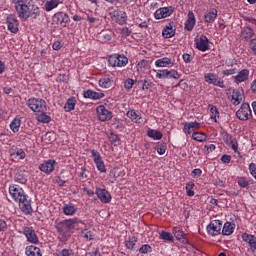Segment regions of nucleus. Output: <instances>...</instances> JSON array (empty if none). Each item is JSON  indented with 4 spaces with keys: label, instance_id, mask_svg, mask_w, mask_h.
<instances>
[{
    "label": "nucleus",
    "instance_id": "f257e3e1",
    "mask_svg": "<svg viewBox=\"0 0 256 256\" xmlns=\"http://www.w3.org/2000/svg\"><path fill=\"white\" fill-rule=\"evenodd\" d=\"M18 17L27 21L29 17L31 19H37L41 16V9L37 5H27V0H12Z\"/></svg>",
    "mask_w": 256,
    "mask_h": 256
},
{
    "label": "nucleus",
    "instance_id": "f03ea898",
    "mask_svg": "<svg viewBox=\"0 0 256 256\" xmlns=\"http://www.w3.org/2000/svg\"><path fill=\"white\" fill-rule=\"evenodd\" d=\"M79 223H83L81 220H79V218H70L57 222L55 224V229L58 233V241L65 245V243L69 241V237H71V234H69V232L73 231V229H75V226L79 225Z\"/></svg>",
    "mask_w": 256,
    "mask_h": 256
},
{
    "label": "nucleus",
    "instance_id": "7ed1b4c3",
    "mask_svg": "<svg viewBox=\"0 0 256 256\" xmlns=\"http://www.w3.org/2000/svg\"><path fill=\"white\" fill-rule=\"evenodd\" d=\"M26 105L33 113L47 112V102L42 98H30L27 100Z\"/></svg>",
    "mask_w": 256,
    "mask_h": 256
},
{
    "label": "nucleus",
    "instance_id": "20e7f679",
    "mask_svg": "<svg viewBox=\"0 0 256 256\" xmlns=\"http://www.w3.org/2000/svg\"><path fill=\"white\" fill-rule=\"evenodd\" d=\"M129 58L123 54H113L108 57L109 67H127Z\"/></svg>",
    "mask_w": 256,
    "mask_h": 256
},
{
    "label": "nucleus",
    "instance_id": "39448f33",
    "mask_svg": "<svg viewBox=\"0 0 256 256\" xmlns=\"http://www.w3.org/2000/svg\"><path fill=\"white\" fill-rule=\"evenodd\" d=\"M223 229V221L221 220H212L206 227L207 235L210 237H218L221 235Z\"/></svg>",
    "mask_w": 256,
    "mask_h": 256
},
{
    "label": "nucleus",
    "instance_id": "423d86ee",
    "mask_svg": "<svg viewBox=\"0 0 256 256\" xmlns=\"http://www.w3.org/2000/svg\"><path fill=\"white\" fill-rule=\"evenodd\" d=\"M236 117L239 121H249L253 117V112L251 111V106L249 103H243L240 108L236 111Z\"/></svg>",
    "mask_w": 256,
    "mask_h": 256
},
{
    "label": "nucleus",
    "instance_id": "0eeeda50",
    "mask_svg": "<svg viewBox=\"0 0 256 256\" xmlns=\"http://www.w3.org/2000/svg\"><path fill=\"white\" fill-rule=\"evenodd\" d=\"M16 203H18L19 208L25 215L33 214V206H31V197H29V195L24 194Z\"/></svg>",
    "mask_w": 256,
    "mask_h": 256
},
{
    "label": "nucleus",
    "instance_id": "6e6552de",
    "mask_svg": "<svg viewBox=\"0 0 256 256\" xmlns=\"http://www.w3.org/2000/svg\"><path fill=\"white\" fill-rule=\"evenodd\" d=\"M8 191H9L10 197L13 199V201H15V203H17V201L22 199L24 195H27L25 190H23V188L17 184H11L9 186Z\"/></svg>",
    "mask_w": 256,
    "mask_h": 256
},
{
    "label": "nucleus",
    "instance_id": "1a4fd4ad",
    "mask_svg": "<svg viewBox=\"0 0 256 256\" xmlns=\"http://www.w3.org/2000/svg\"><path fill=\"white\" fill-rule=\"evenodd\" d=\"M93 161L96 165L97 170L100 173H107V167L105 166V162L103 161V157L101 156V153L99 151L93 149L90 151Z\"/></svg>",
    "mask_w": 256,
    "mask_h": 256
},
{
    "label": "nucleus",
    "instance_id": "9d476101",
    "mask_svg": "<svg viewBox=\"0 0 256 256\" xmlns=\"http://www.w3.org/2000/svg\"><path fill=\"white\" fill-rule=\"evenodd\" d=\"M204 81L209 83V85H215V87L225 89V81L219 79V76L215 73L209 72L204 74Z\"/></svg>",
    "mask_w": 256,
    "mask_h": 256
},
{
    "label": "nucleus",
    "instance_id": "9b49d317",
    "mask_svg": "<svg viewBox=\"0 0 256 256\" xmlns=\"http://www.w3.org/2000/svg\"><path fill=\"white\" fill-rule=\"evenodd\" d=\"M97 118L99 121H111L113 119V112L108 110L105 106L99 105L96 108Z\"/></svg>",
    "mask_w": 256,
    "mask_h": 256
},
{
    "label": "nucleus",
    "instance_id": "f8f14e48",
    "mask_svg": "<svg viewBox=\"0 0 256 256\" xmlns=\"http://www.w3.org/2000/svg\"><path fill=\"white\" fill-rule=\"evenodd\" d=\"M22 233L26 237L28 243H31L32 245L39 244V237L37 236V233L35 232V229H33V227H24Z\"/></svg>",
    "mask_w": 256,
    "mask_h": 256
},
{
    "label": "nucleus",
    "instance_id": "ddd939ff",
    "mask_svg": "<svg viewBox=\"0 0 256 256\" xmlns=\"http://www.w3.org/2000/svg\"><path fill=\"white\" fill-rule=\"evenodd\" d=\"M172 13H175V7L167 6L159 8L154 13V19H167V17H171Z\"/></svg>",
    "mask_w": 256,
    "mask_h": 256
},
{
    "label": "nucleus",
    "instance_id": "4468645a",
    "mask_svg": "<svg viewBox=\"0 0 256 256\" xmlns=\"http://www.w3.org/2000/svg\"><path fill=\"white\" fill-rule=\"evenodd\" d=\"M195 45L198 51H209V38L203 34L197 35L195 38Z\"/></svg>",
    "mask_w": 256,
    "mask_h": 256
},
{
    "label": "nucleus",
    "instance_id": "2eb2a0df",
    "mask_svg": "<svg viewBox=\"0 0 256 256\" xmlns=\"http://www.w3.org/2000/svg\"><path fill=\"white\" fill-rule=\"evenodd\" d=\"M55 160L49 159L41 163L38 167L46 175H51L55 171Z\"/></svg>",
    "mask_w": 256,
    "mask_h": 256
},
{
    "label": "nucleus",
    "instance_id": "dca6fc26",
    "mask_svg": "<svg viewBox=\"0 0 256 256\" xmlns=\"http://www.w3.org/2000/svg\"><path fill=\"white\" fill-rule=\"evenodd\" d=\"M53 22L56 25H60V27H67V23H69V16L65 12H58L53 16Z\"/></svg>",
    "mask_w": 256,
    "mask_h": 256
},
{
    "label": "nucleus",
    "instance_id": "f3484780",
    "mask_svg": "<svg viewBox=\"0 0 256 256\" xmlns=\"http://www.w3.org/2000/svg\"><path fill=\"white\" fill-rule=\"evenodd\" d=\"M230 101L232 105H235V106L241 105V103L245 101V94H243V92L237 89H233L232 94L230 95Z\"/></svg>",
    "mask_w": 256,
    "mask_h": 256
},
{
    "label": "nucleus",
    "instance_id": "a211bd4d",
    "mask_svg": "<svg viewBox=\"0 0 256 256\" xmlns=\"http://www.w3.org/2000/svg\"><path fill=\"white\" fill-rule=\"evenodd\" d=\"M95 195H97L101 203H111V194L105 188H96Z\"/></svg>",
    "mask_w": 256,
    "mask_h": 256
},
{
    "label": "nucleus",
    "instance_id": "6ab92c4d",
    "mask_svg": "<svg viewBox=\"0 0 256 256\" xmlns=\"http://www.w3.org/2000/svg\"><path fill=\"white\" fill-rule=\"evenodd\" d=\"M241 237L245 243H248L252 253H255L256 252V236L249 233H243Z\"/></svg>",
    "mask_w": 256,
    "mask_h": 256
},
{
    "label": "nucleus",
    "instance_id": "aec40b11",
    "mask_svg": "<svg viewBox=\"0 0 256 256\" xmlns=\"http://www.w3.org/2000/svg\"><path fill=\"white\" fill-rule=\"evenodd\" d=\"M126 117L132 121V123H141L143 121V116L141 115V111L130 109L126 112Z\"/></svg>",
    "mask_w": 256,
    "mask_h": 256
},
{
    "label": "nucleus",
    "instance_id": "412c9836",
    "mask_svg": "<svg viewBox=\"0 0 256 256\" xmlns=\"http://www.w3.org/2000/svg\"><path fill=\"white\" fill-rule=\"evenodd\" d=\"M249 69H242L238 71L237 75L234 77V83L239 85L241 83H245V81H249Z\"/></svg>",
    "mask_w": 256,
    "mask_h": 256
},
{
    "label": "nucleus",
    "instance_id": "4be33fe9",
    "mask_svg": "<svg viewBox=\"0 0 256 256\" xmlns=\"http://www.w3.org/2000/svg\"><path fill=\"white\" fill-rule=\"evenodd\" d=\"M155 67H175V59L169 57H163L155 61Z\"/></svg>",
    "mask_w": 256,
    "mask_h": 256
},
{
    "label": "nucleus",
    "instance_id": "5701e85b",
    "mask_svg": "<svg viewBox=\"0 0 256 256\" xmlns=\"http://www.w3.org/2000/svg\"><path fill=\"white\" fill-rule=\"evenodd\" d=\"M7 27L10 33H17L19 31V21H17L14 15L7 17Z\"/></svg>",
    "mask_w": 256,
    "mask_h": 256
},
{
    "label": "nucleus",
    "instance_id": "b1692460",
    "mask_svg": "<svg viewBox=\"0 0 256 256\" xmlns=\"http://www.w3.org/2000/svg\"><path fill=\"white\" fill-rule=\"evenodd\" d=\"M201 129V123L194 121V122H185L183 132L185 135H191L193 131H197Z\"/></svg>",
    "mask_w": 256,
    "mask_h": 256
},
{
    "label": "nucleus",
    "instance_id": "393cba45",
    "mask_svg": "<svg viewBox=\"0 0 256 256\" xmlns=\"http://www.w3.org/2000/svg\"><path fill=\"white\" fill-rule=\"evenodd\" d=\"M110 17L113 19V21H116V23H119L120 25L125 23L127 15L124 11L121 10H114L110 11Z\"/></svg>",
    "mask_w": 256,
    "mask_h": 256
},
{
    "label": "nucleus",
    "instance_id": "a878e982",
    "mask_svg": "<svg viewBox=\"0 0 256 256\" xmlns=\"http://www.w3.org/2000/svg\"><path fill=\"white\" fill-rule=\"evenodd\" d=\"M83 97L85 99H92L93 101H97V99H103V97H105V93L95 92L94 90L89 89L83 93Z\"/></svg>",
    "mask_w": 256,
    "mask_h": 256
},
{
    "label": "nucleus",
    "instance_id": "bb28decb",
    "mask_svg": "<svg viewBox=\"0 0 256 256\" xmlns=\"http://www.w3.org/2000/svg\"><path fill=\"white\" fill-rule=\"evenodd\" d=\"M173 235L176 237L177 241H182L186 245L189 244V240L185 237V232H183V228L176 226L172 230Z\"/></svg>",
    "mask_w": 256,
    "mask_h": 256
},
{
    "label": "nucleus",
    "instance_id": "cd10ccee",
    "mask_svg": "<svg viewBox=\"0 0 256 256\" xmlns=\"http://www.w3.org/2000/svg\"><path fill=\"white\" fill-rule=\"evenodd\" d=\"M25 255L27 256H43V253L41 252V248L30 245L25 248Z\"/></svg>",
    "mask_w": 256,
    "mask_h": 256
},
{
    "label": "nucleus",
    "instance_id": "c85d7f7f",
    "mask_svg": "<svg viewBox=\"0 0 256 256\" xmlns=\"http://www.w3.org/2000/svg\"><path fill=\"white\" fill-rule=\"evenodd\" d=\"M234 231H235V223L226 222L222 226L221 233L222 235L229 237V235H233Z\"/></svg>",
    "mask_w": 256,
    "mask_h": 256
},
{
    "label": "nucleus",
    "instance_id": "c756f323",
    "mask_svg": "<svg viewBox=\"0 0 256 256\" xmlns=\"http://www.w3.org/2000/svg\"><path fill=\"white\" fill-rule=\"evenodd\" d=\"M195 14L193 11L188 12V19L185 23V29L186 31H193V28L195 27Z\"/></svg>",
    "mask_w": 256,
    "mask_h": 256
},
{
    "label": "nucleus",
    "instance_id": "7c9ffc66",
    "mask_svg": "<svg viewBox=\"0 0 256 256\" xmlns=\"http://www.w3.org/2000/svg\"><path fill=\"white\" fill-rule=\"evenodd\" d=\"M99 85L102 89H109L113 85V77L106 75L99 79Z\"/></svg>",
    "mask_w": 256,
    "mask_h": 256
},
{
    "label": "nucleus",
    "instance_id": "2f4dec72",
    "mask_svg": "<svg viewBox=\"0 0 256 256\" xmlns=\"http://www.w3.org/2000/svg\"><path fill=\"white\" fill-rule=\"evenodd\" d=\"M62 209H63L64 215H67L68 217H73V215L77 213V208L72 203L64 205Z\"/></svg>",
    "mask_w": 256,
    "mask_h": 256
},
{
    "label": "nucleus",
    "instance_id": "473e14b6",
    "mask_svg": "<svg viewBox=\"0 0 256 256\" xmlns=\"http://www.w3.org/2000/svg\"><path fill=\"white\" fill-rule=\"evenodd\" d=\"M147 136L154 141H161L163 139V133L159 130L150 129L147 131Z\"/></svg>",
    "mask_w": 256,
    "mask_h": 256
},
{
    "label": "nucleus",
    "instance_id": "72a5a7b5",
    "mask_svg": "<svg viewBox=\"0 0 256 256\" xmlns=\"http://www.w3.org/2000/svg\"><path fill=\"white\" fill-rule=\"evenodd\" d=\"M10 129L12 133H19V129H21V118L20 117H15L11 122H10Z\"/></svg>",
    "mask_w": 256,
    "mask_h": 256
},
{
    "label": "nucleus",
    "instance_id": "f704fd0d",
    "mask_svg": "<svg viewBox=\"0 0 256 256\" xmlns=\"http://www.w3.org/2000/svg\"><path fill=\"white\" fill-rule=\"evenodd\" d=\"M125 247L130 251H135L137 249V237H129L128 240L125 241Z\"/></svg>",
    "mask_w": 256,
    "mask_h": 256
},
{
    "label": "nucleus",
    "instance_id": "c9c22d12",
    "mask_svg": "<svg viewBox=\"0 0 256 256\" xmlns=\"http://www.w3.org/2000/svg\"><path fill=\"white\" fill-rule=\"evenodd\" d=\"M149 69V61L147 60H140L136 65V71L138 73H145Z\"/></svg>",
    "mask_w": 256,
    "mask_h": 256
},
{
    "label": "nucleus",
    "instance_id": "e433bc0d",
    "mask_svg": "<svg viewBox=\"0 0 256 256\" xmlns=\"http://www.w3.org/2000/svg\"><path fill=\"white\" fill-rule=\"evenodd\" d=\"M192 139H194V141H198V143H205L209 137H207V134L203 132H193Z\"/></svg>",
    "mask_w": 256,
    "mask_h": 256
},
{
    "label": "nucleus",
    "instance_id": "4c0bfd02",
    "mask_svg": "<svg viewBox=\"0 0 256 256\" xmlns=\"http://www.w3.org/2000/svg\"><path fill=\"white\" fill-rule=\"evenodd\" d=\"M45 11H53L59 7V0H47L44 4Z\"/></svg>",
    "mask_w": 256,
    "mask_h": 256
},
{
    "label": "nucleus",
    "instance_id": "58836bf2",
    "mask_svg": "<svg viewBox=\"0 0 256 256\" xmlns=\"http://www.w3.org/2000/svg\"><path fill=\"white\" fill-rule=\"evenodd\" d=\"M204 19L206 23H213L217 19V9H212L205 14Z\"/></svg>",
    "mask_w": 256,
    "mask_h": 256
},
{
    "label": "nucleus",
    "instance_id": "ea45409f",
    "mask_svg": "<svg viewBox=\"0 0 256 256\" xmlns=\"http://www.w3.org/2000/svg\"><path fill=\"white\" fill-rule=\"evenodd\" d=\"M76 103H77V100L75 99V97L68 98L64 106L65 111L67 113H69L70 111H73L75 109Z\"/></svg>",
    "mask_w": 256,
    "mask_h": 256
},
{
    "label": "nucleus",
    "instance_id": "a19ab883",
    "mask_svg": "<svg viewBox=\"0 0 256 256\" xmlns=\"http://www.w3.org/2000/svg\"><path fill=\"white\" fill-rule=\"evenodd\" d=\"M40 113L36 119L38 123H51V116L47 115V112H38Z\"/></svg>",
    "mask_w": 256,
    "mask_h": 256
},
{
    "label": "nucleus",
    "instance_id": "79ce46f5",
    "mask_svg": "<svg viewBox=\"0 0 256 256\" xmlns=\"http://www.w3.org/2000/svg\"><path fill=\"white\" fill-rule=\"evenodd\" d=\"M210 109V118L213 119L215 123H217V120L219 119V109H217V106L209 105Z\"/></svg>",
    "mask_w": 256,
    "mask_h": 256
},
{
    "label": "nucleus",
    "instance_id": "37998d69",
    "mask_svg": "<svg viewBox=\"0 0 256 256\" xmlns=\"http://www.w3.org/2000/svg\"><path fill=\"white\" fill-rule=\"evenodd\" d=\"M95 37L99 43H109L111 40V34L97 33Z\"/></svg>",
    "mask_w": 256,
    "mask_h": 256
},
{
    "label": "nucleus",
    "instance_id": "c03bdc74",
    "mask_svg": "<svg viewBox=\"0 0 256 256\" xmlns=\"http://www.w3.org/2000/svg\"><path fill=\"white\" fill-rule=\"evenodd\" d=\"M194 188H195V182L189 181L186 184L185 190H186V195L188 197H194L195 196V191H193Z\"/></svg>",
    "mask_w": 256,
    "mask_h": 256
},
{
    "label": "nucleus",
    "instance_id": "a18cd8bd",
    "mask_svg": "<svg viewBox=\"0 0 256 256\" xmlns=\"http://www.w3.org/2000/svg\"><path fill=\"white\" fill-rule=\"evenodd\" d=\"M229 147L234 151V153H237L238 155H241L239 152V143L237 142V138H233L230 136V142H229Z\"/></svg>",
    "mask_w": 256,
    "mask_h": 256
},
{
    "label": "nucleus",
    "instance_id": "49530a36",
    "mask_svg": "<svg viewBox=\"0 0 256 256\" xmlns=\"http://www.w3.org/2000/svg\"><path fill=\"white\" fill-rule=\"evenodd\" d=\"M15 181H16V183L25 185V183H27V175H25V173H23V172H18L15 175Z\"/></svg>",
    "mask_w": 256,
    "mask_h": 256
},
{
    "label": "nucleus",
    "instance_id": "de8ad7c7",
    "mask_svg": "<svg viewBox=\"0 0 256 256\" xmlns=\"http://www.w3.org/2000/svg\"><path fill=\"white\" fill-rule=\"evenodd\" d=\"M108 139H109L110 143L112 145H114V147H118L120 139H119V136L117 134L111 132L108 135Z\"/></svg>",
    "mask_w": 256,
    "mask_h": 256
},
{
    "label": "nucleus",
    "instance_id": "09e8293b",
    "mask_svg": "<svg viewBox=\"0 0 256 256\" xmlns=\"http://www.w3.org/2000/svg\"><path fill=\"white\" fill-rule=\"evenodd\" d=\"M161 239H163V241H175V238L173 237V235L169 232H166L165 230H162L160 233H159Z\"/></svg>",
    "mask_w": 256,
    "mask_h": 256
},
{
    "label": "nucleus",
    "instance_id": "8fccbe9b",
    "mask_svg": "<svg viewBox=\"0 0 256 256\" xmlns=\"http://www.w3.org/2000/svg\"><path fill=\"white\" fill-rule=\"evenodd\" d=\"M81 234L84 235L83 238L86 241H93V239H95V235H93L91 230L84 229V230L81 231Z\"/></svg>",
    "mask_w": 256,
    "mask_h": 256
},
{
    "label": "nucleus",
    "instance_id": "3c124183",
    "mask_svg": "<svg viewBox=\"0 0 256 256\" xmlns=\"http://www.w3.org/2000/svg\"><path fill=\"white\" fill-rule=\"evenodd\" d=\"M156 73V79H168L167 69L153 70Z\"/></svg>",
    "mask_w": 256,
    "mask_h": 256
},
{
    "label": "nucleus",
    "instance_id": "603ef678",
    "mask_svg": "<svg viewBox=\"0 0 256 256\" xmlns=\"http://www.w3.org/2000/svg\"><path fill=\"white\" fill-rule=\"evenodd\" d=\"M168 79H181V73L175 69L167 70Z\"/></svg>",
    "mask_w": 256,
    "mask_h": 256
},
{
    "label": "nucleus",
    "instance_id": "864d4df0",
    "mask_svg": "<svg viewBox=\"0 0 256 256\" xmlns=\"http://www.w3.org/2000/svg\"><path fill=\"white\" fill-rule=\"evenodd\" d=\"M175 22L168 23L162 30V33H175Z\"/></svg>",
    "mask_w": 256,
    "mask_h": 256
},
{
    "label": "nucleus",
    "instance_id": "5fc2aeb1",
    "mask_svg": "<svg viewBox=\"0 0 256 256\" xmlns=\"http://www.w3.org/2000/svg\"><path fill=\"white\" fill-rule=\"evenodd\" d=\"M155 150L157 151L158 155H165L167 151V145L163 143H158L155 147Z\"/></svg>",
    "mask_w": 256,
    "mask_h": 256
},
{
    "label": "nucleus",
    "instance_id": "6e6d98bb",
    "mask_svg": "<svg viewBox=\"0 0 256 256\" xmlns=\"http://www.w3.org/2000/svg\"><path fill=\"white\" fill-rule=\"evenodd\" d=\"M54 256H73V250L64 248L59 252H56Z\"/></svg>",
    "mask_w": 256,
    "mask_h": 256
},
{
    "label": "nucleus",
    "instance_id": "4d7b16f0",
    "mask_svg": "<svg viewBox=\"0 0 256 256\" xmlns=\"http://www.w3.org/2000/svg\"><path fill=\"white\" fill-rule=\"evenodd\" d=\"M133 85H135V80H133V78H128L124 81V88L126 91H131V89H133Z\"/></svg>",
    "mask_w": 256,
    "mask_h": 256
},
{
    "label": "nucleus",
    "instance_id": "13d9d810",
    "mask_svg": "<svg viewBox=\"0 0 256 256\" xmlns=\"http://www.w3.org/2000/svg\"><path fill=\"white\" fill-rule=\"evenodd\" d=\"M238 185H239V187H241L242 189H245V188H247V187L250 185V183H249V181H248L247 178H245V177H240V178H238Z\"/></svg>",
    "mask_w": 256,
    "mask_h": 256
},
{
    "label": "nucleus",
    "instance_id": "bf43d9fd",
    "mask_svg": "<svg viewBox=\"0 0 256 256\" xmlns=\"http://www.w3.org/2000/svg\"><path fill=\"white\" fill-rule=\"evenodd\" d=\"M138 83H142V91H149L153 87V83L147 80H140Z\"/></svg>",
    "mask_w": 256,
    "mask_h": 256
},
{
    "label": "nucleus",
    "instance_id": "052dcab7",
    "mask_svg": "<svg viewBox=\"0 0 256 256\" xmlns=\"http://www.w3.org/2000/svg\"><path fill=\"white\" fill-rule=\"evenodd\" d=\"M182 59H183L184 63H191L193 61V59H195V56H193L192 54H189V53H184L182 55Z\"/></svg>",
    "mask_w": 256,
    "mask_h": 256
},
{
    "label": "nucleus",
    "instance_id": "680f3d73",
    "mask_svg": "<svg viewBox=\"0 0 256 256\" xmlns=\"http://www.w3.org/2000/svg\"><path fill=\"white\" fill-rule=\"evenodd\" d=\"M152 248L148 244H144L140 247L139 252L142 254L151 253Z\"/></svg>",
    "mask_w": 256,
    "mask_h": 256
},
{
    "label": "nucleus",
    "instance_id": "e2e57ef3",
    "mask_svg": "<svg viewBox=\"0 0 256 256\" xmlns=\"http://www.w3.org/2000/svg\"><path fill=\"white\" fill-rule=\"evenodd\" d=\"M235 73H237V68H232L223 70L222 75H224V77H229V75H235Z\"/></svg>",
    "mask_w": 256,
    "mask_h": 256
},
{
    "label": "nucleus",
    "instance_id": "0e129e2a",
    "mask_svg": "<svg viewBox=\"0 0 256 256\" xmlns=\"http://www.w3.org/2000/svg\"><path fill=\"white\" fill-rule=\"evenodd\" d=\"M204 149H206L205 153L207 155H209V153H213V151H215V149H217V147L214 144H210V145H205Z\"/></svg>",
    "mask_w": 256,
    "mask_h": 256
},
{
    "label": "nucleus",
    "instance_id": "69168bd1",
    "mask_svg": "<svg viewBox=\"0 0 256 256\" xmlns=\"http://www.w3.org/2000/svg\"><path fill=\"white\" fill-rule=\"evenodd\" d=\"M191 175L194 179L196 177H201V175H203V170H201V168H196L191 172Z\"/></svg>",
    "mask_w": 256,
    "mask_h": 256
},
{
    "label": "nucleus",
    "instance_id": "338daca9",
    "mask_svg": "<svg viewBox=\"0 0 256 256\" xmlns=\"http://www.w3.org/2000/svg\"><path fill=\"white\" fill-rule=\"evenodd\" d=\"M89 256H102L99 248H93L91 252L88 253Z\"/></svg>",
    "mask_w": 256,
    "mask_h": 256
},
{
    "label": "nucleus",
    "instance_id": "774afa93",
    "mask_svg": "<svg viewBox=\"0 0 256 256\" xmlns=\"http://www.w3.org/2000/svg\"><path fill=\"white\" fill-rule=\"evenodd\" d=\"M222 163H231V155L224 154L221 157Z\"/></svg>",
    "mask_w": 256,
    "mask_h": 256
}]
</instances>
